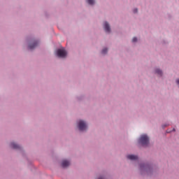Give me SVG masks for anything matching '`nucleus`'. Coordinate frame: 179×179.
Returning <instances> with one entry per match:
<instances>
[{"label": "nucleus", "mask_w": 179, "mask_h": 179, "mask_svg": "<svg viewBox=\"0 0 179 179\" xmlns=\"http://www.w3.org/2000/svg\"><path fill=\"white\" fill-rule=\"evenodd\" d=\"M138 142L143 146H148V145H149V137H148L146 134H143L138 139Z\"/></svg>", "instance_id": "1"}, {"label": "nucleus", "mask_w": 179, "mask_h": 179, "mask_svg": "<svg viewBox=\"0 0 179 179\" xmlns=\"http://www.w3.org/2000/svg\"><path fill=\"white\" fill-rule=\"evenodd\" d=\"M99 179H103V177H99Z\"/></svg>", "instance_id": "14"}, {"label": "nucleus", "mask_w": 179, "mask_h": 179, "mask_svg": "<svg viewBox=\"0 0 179 179\" xmlns=\"http://www.w3.org/2000/svg\"><path fill=\"white\" fill-rule=\"evenodd\" d=\"M167 132L169 133V132H170V131H168Z\"/></svg>", "instance_id": "15"}, {"label": "nucleus", "mask_w": 179, "mask_h": 179, "mask_svg": "<svg viewBox=\"0 0 179 179\" xmlns=\"http://www.w3.org/2000/svg\"><path fill=\"white\" fill-rule=\"evenodd\" d=\"M134 13H138V9H137V8L134 9Z\"/></svg>", "instance_id": "13"}, {"label": "nucleus", "mask_w": 179, "mask_h": 179, "mask_svg": "<svg viewBox=\"0 0 179 179\" xmlns=\"http://www.w3.org/2000/svg\"><path fill=\"white\" fill-rule=\"evenodd\" d=\"M107 51H108V50L107 48H104L103 49L102 52H101V54H107Z\"/></svg>", "instance_id": "11"}, {"label": "nucleus", "mask_w": 179, "mask_h": 179, "mask_svg": "<svg viewBox=\"0 0 179 179\" xmlns=\"http://www.w3.org/2000/svg\"><path fill=\"white\" fill-rule=\"evenodd\" d=\"M87 3L89 5H94V0H87Z\"/></svg>", "instance_id": "10"}, {"label": "nucleus", "mask_w": 179, "mask_h": 179, "mask_svg": "<svg viewBox=\"0 0 179 179\" xmlns=\"http://www.w3.org/2000/svg\"><path fill=\"white\" fill-rule=\"evenodd\" d=\"M78 129L80 131H86L87 129V124L83 120H79L78 122Z\"/></svg>", "instance_id": "3"}, {"label": "nucleus", "mask_w": 179, "mask_h": 179, "mask_svg": "<svg viewBox=\"0 0 179 179\" xmlns=\"http://www.w3.org/2000/svg\"><path fill=\"white\" fill-rule=\"evenodd\" d=\"M103 27L106 33H110V31H111V29L110 28V24H108V22H104Z\"/></svg>", "instance_id": "4"}, {"label": "nucleus", "mask_w": 179, "mask_h": 179, "mask_svg": "<svg viewBox=\"0 0 179 179\" xmlns=\"http://www.w3.org/2000/svg\"><path fill=\"white\" fill-rule=\"evenodd\" d=\"M137 41H138V38H136V37L133 38L132 39L133 43H136Z\"/></svg>", "instance_id": "12"}, {"label": "nucleus", "mask_w": 179, "mask_h": 179, "mask_svg": "<svg viewBox=\"0 0 179 179\" xmlns=\"http://www.w3.org/2000/svg\"><path fill=\"white\" fill-rule=\"evenodd\" d=\"M155 73H157V75L162 76L163 73L161 71L160 69H157L155 70Z\"/></svg>", "instance_id": "9"}, {"label": "nucleus", "mask_w": 179, "mask_h": 179, "mask_svg": "<svg viewBox=\"0 0 179 179\" xmlns=\"http://www.w3.org/2000/svg\"><path fill=\"white\" fill-rule=\"evenodd\" d=\"M66 50L64 48L58 49L57 50V55L59 58H66L67 55Z\"/></svg>", "instance_id": "2"}, {"label": "nucleus", "mask_w": 179, "mask_h": 179, "mask_svg": "<svg viewBox=\"0 0 179 179\" xmlns=\"http://www.w3.org/2000/svg\"><path fill=\"white\" fill-rule=\"evenodd\" d=\"M37 42H34V43H31L29 45V50H33L34 48H36V47H37Z\"/></svg>", "instance_id": "7"}, {"label": "nucleus", "mask_w": 179, "mask_h": 179, "mask_svg": "<svg viewBox=\"0 0 179 179\" xmlns=\"http://www.w3.org/2000/svg\"><path fill=\"white\" fill-rule=\"evenodd\" d=\"M127 159L129 160H136L138 159V156L134 155H127Z\"/></svg>", "instance_id": "6"}, {"label": "nucleus", "mask_w": 179, "mask_h": 179, "mask_svg": "<svg viewBox=\"0 0 179 179\" xmlns=\"http://www.w3.org/2000/svg\"><path fill=\"white\" fill-rule=\"evenodd\" d=\"M10 147L13 148V149H19L20 148V146H19V145L15 143H10Z\"/></svg>", "instance_id": "8"}, {"label": "nucleus", "mask_w": 179, "mask_h": 179, "mask_svg": "<svg viewBox=\"0 0 179 179\" xmlns=\"http://www.w3.org/2000/svg\"><path fill=\"white\" fill-rule=\"evenodd\" d=\"M173 131H176V129H173Z\"/></svg>", "instance_id": "16"}, {"label": "nucleus", "mask_w": 179, "mask_h": 179, "mask_svg": "<svg viewBox=\"0 0 179 179\" xmlns=\"http://www.w3.org/2000/svg\"><path fill=\"white\" fill-rule=\"evenodd\" d=\"M71 164V162H69V161L68 160H63L62 162V166L65 168V167H68V166H69Z\"/></svg>", "instance_id": "5"}]
</instances>
